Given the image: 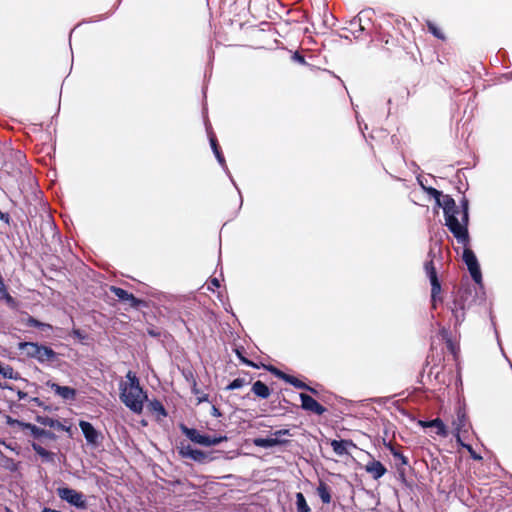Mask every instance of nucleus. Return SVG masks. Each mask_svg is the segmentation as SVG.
Returning a JSON list of instances; mask_svg holds the SVG:
<instances>
[{
    "instance_id": "1",
    "label": "nucleus",
    "mask_w": 512,
    "mask_h": 512,
    "mask_svg": "<svg viewBox=\"0 0 512 512\" xmlns=\"http://www.w3.org/2000/svg\"><path fill=\"white\" fill-rule=\"evenodd\" d=\"M443 205L445 226L459 244L467 246L470 244L468 198L463 196L459 200V206H457L455 200L450 195H445Z\"/></svg>"
},
{
    "instance_id": "2",
    "label": "nucleus",
    "mask_w": 512,
    "mask_h": 512,
    "mask_svg": "<svg viewBox=\"0 0 512 512\" xmlns=\"http://www.w3.org/2000/svg\"><path fill=\"white\" fill-rule=\"evenodd\" d=\"M479 291V287L463 285L454 293L452 301L447 303V309L454 318V329L465 321L466 310L476 303ZM481 293L484 295L483 290Z\"/></svg>"
},
{
    "instance_id": "3",
    "label": "nucleus",
    "mask_w": 512,
    "mask_h": 512,
    "mask_svg": "<svg viewBox=\"0 0 512 512\" xmlns=\"http://www.w3.org/2000/svg\"><path fill=\"white\" fill-rule=\"evenodd\" d=\"M126 378L127 381L121 382L119 385L120 400L131 411L141 413L143 410V403L147 398V395L140 386L139 379L135 373L128 371Z\"/></svg>"
},
{
    "instance_id": "4",
    "label": "nucleus",
    "mask_w": 512,
    "mask_h": 512,
    "mask_svg": "<svg viewBox=\"0 0 512 512\" xmlns=\"http://www.w3.org/2000/svg\"><path fill=\"white\" fill-rule=\"evenodd\" d=\"M18 348L28 358L36 359L40 363L54 362L57 359V353L52 348L36 342H20Z\"/></svg>"
},
{
    "instance_id": "5",
    "label": "nucleus",
    "mask_w": 512,
    "mask_h": 512,
    "mask_svg": "<svg viewBox=\"0 0 512 512\" xmlns=\"http://www.w3.org/2000/svg\"><path fill=\"white\" fill-rule=\"evenodd\" d=\"M424 272L431 285V307L432 309H436L438 304L443 303V297L441 295V281L438 277V273L432 259L427 260L424 263Z\"/></svg>"
},
{
    "instance_id": "6",
    "label": "nucleus",
    "mask_w": 512,
    "mask_h": 512,
    "mask_svg": "<svg viewBox=\"0 0 512 512\" xmlns=\"http://www.w3.org/2000/svg\"><path fill=\"white\" fill-rule=\"evenodd\" d=\"M468 246L469 244L467 246H464L462 260L467 266L470 276L475 282V284L479 287L480 290H483L484 285L479 261L474 251L470 249Z\"/></svg>"
},
{
    "instance_id": "7",
    "label": "nucleus",
    "mask_w": 512,
    "mask_h": 512,
    "mask_svg": "<svg viewBox=\"0 0 512 512\" xmlns=\"http://www.w3.org/2000/svg\"><path fill=\"white\" fill-rule=\"evenodd\" d=\"M265 368L271 372L274 376H276L277 378L285 381L286 383H289L291 384L292 386H294L295 388L297 389H302V390H307L309 392H311L312 394H317V390L310 387L309 385H307L305 382H303L302 380L298 379L297 377L293 376V375H290V374H287L283 371H281L280 369H278L277 367L273 366V365H269V366H265Z\"/></svg>"
},
{
    "instance_id": "8",
    "label": "nucleus",
    "mask_w": 512,
    "mask_h": 512,
    "mask_svg": "<svg viewBox=\"0 0 512 512\" xmlns=\"http://www.w3.org/2000/svg\"><path fill=\"white\" fill-rule=\"evenodd\" d=\"M57 493L62 500L67 501L69 504L77 508H86V501L81 492L68 487H64L58 488Z\"/></svg>"
},
{
    "instance_id": "9",
    "label": "nucleus",
    "mask_w": 512,
    "mask_h": 512,
    "mask_svg": "<svg viewBox=\"0 0 512 512\" xmlns=\"http://www.w3.org/2000/svg\"><path fill=\"white\" fill-rule=\"evenodd\" d=\"M110 291L114 294L115 297H117L119 301L127 304L130 308L137 309L141 305L145 304L143 300L136 298L132 293H129L123 288L111 286Z\"/></svg>"
},
{
    "instance_id": "10",
    "label": "nucleus",
    "mask_w": 512,
    "mask_h": 512,
    "mask_svg": "<svg viewBox=\"0 0 512 512\" xmlns=\"http://www.w3.org/2000/svg\"><path fill=\"white\" fill-rule=\"evenodd\" d=\"M418 186L426 192L430 198L434 200L435 208H442L443 205V199L445 195L442 193V191L427 185V179L423 177L422 175L418 174Z\"/></svg>"
},
{
    "instance_id": "11",
    "label": "nucleus",
    "mask_w": 512,
    "mask_h": 512,
    "mask_svg": "<svg viewBox=\"0 0 512 512\" xmlns=\"http://www.w3.org/2000/svg\"><path fill=\"white\" fill-rule=\"evenodd\" d=\"M397 29L401 34L403 41L401 45L403 48H407V44L414 43L416 40L415 32L412 28V24L406 22L405 19L397 20Z\"/></svg>"
},
{
    "instance_id": "12",
    "label": "nucleus",
    "mask_w": 512,
    "mask_h": 512,
    "mask_svg": "<svg viewBox=\"0 0 512 512\" xmlns=\"http://www.w3.org/2000/svg\"><path fill=\"white\" fill-rule=\"evenodd\" d=\"M301 399V407L302 409L309 411L311 413H314L316 415H323L327 409L321 405L319 402H317L313 397H311L308 394L301 393L300 394Z\"/></svg>"
},
{
    "instance_id": "13",
    "label": "nucleus",
    "mask_w": 512,
    "mask_h": 512,
    "mask_svg": "<svg viewBox=\"0 0 512 512\" xmlns=\"http://www.w3.org/2000/svg\"><path fill=\"white\" fill-rule=\"evenodd\" d=\"M418 426H421L422 428H430L438 436L446 437L448 435L447 428L440 418L428 421L418 419Z\"/></svg>"
},
{
    "instance_id": "14",
    "label": "nucleus",
    "mask_w": 512,
    "mask_h": 512,
    "mask_svg": "<svg viewBox=\"0 0 512 512\" xmlns=\"http://www.w3.org/2000/svg\"><path fill=\"white\" fill-rule=\"evenodd\" d=\"M79 427L89 444L97 445L99 444L100 433L93 427L90 422L80 421Z\"/></svg>"
},
{
    "instance_id": "15",
    "label": "nucleus",
    "mask_w": 512,
    "mask_h": 512,
    "mask_svg": "<svg viewBox=\"0 0 512 512\" xmlns=\"http://www.w3.org/2000/svg\"><path fill=\"white\" fill-rule=\"evenodd\" d=\"M394 458L399 461L398 464V475L401 481L408 487L412 488V480H409L406 474V467L408 465V459L402 453L393 451Z\"/></svg>"
},
{
    "instance_id": "16",
    "label": "nucleus",
    "mask_w": 512,
    "mask_h": 512,
    "mask_svg": "<svg viewBox=\"0 0 512 512\" xmlns=\"http://www.w3.org/2000/svg\"><path fill=\"white\" fill-rule=\"evenodd\" d=\"M47 385L64 400H75L77 391L69 386H61L57 383L48 382Z\"/></svg>"
},
{
    "instance_id": "17",
    "label": "nucleus",
    "mask_w": 512,
    "mask_h": 512,
    "mask_svg": "<svg viewBox=\"0 0 512 512\" xmlns=\"http://www.w3.org/2000/svg\"><path fill=\"white\" fill-rule=\"evenodd\" d=\"M14 422L17 423L18 425L22 426L24 429H29L31 431V434L35 438L47 437L49 439H54V437H55L54 433H52L51 431L39 428L36 425H33L31 423H24V422H20L18 420H13V423ZM8 423H12L11 418H9Z\"/></svg>"
},
{
    "instance_id": "18",
    "label": "nucleus",
    "mask_w": 512,
    "mask_h": 512,
    "mask_svg": "<svg viewBox=\"0 0 512 512\" xmlns=\"http://www.w3.org/2000/svg\"><path fill=\"white\" fill-rule=\"evenodd\" d=\"M365 470L375 480L381 478L387 472L386 467L380 461L374 459L365 465Z\"/></svg>"
},
{
    "instance_id": "19",
    "label": "nucleus",
    "mask_w": 512,
    "mask_h": 512,
    "mask_svg": "<svg viewBox=\"0 0 512 512\" xmlns=\"http://www.w3.org/2000/svg\"><path fill=\"white\" fill-rule=\"evenodd\" d=\"M180 429H181L182 433L187 438H189L192 442L203 445V446L205 445V440H206L207 435H202L198 432V430H196L194 428H189V427L185 426L184 424H182L180 426Z\"/></svg>"
},
{
    "instance_id": "20",
    "label": "nucleus",
    "mask_w": 512,
    "mask_h": 512,
    "mask_svg": "<svg viewBox=\"0 0 512 512\" xmlns=\"http://www.w3.org/2000/svg\"><path fill=\"white\" fill-rule=\"evenodd\" d=\"M344 29L350 32L357 39L360 37V34L367 29V27L362 24V17L356 16L349 22L348 27Z\"/></svg>"
},
{
    "instance_id": "21",
    "label": "nucleus",
    "mask_w": 512,
    "mask_h": 512,
    "mask_svg": "<svg viewBox=\"0 0 512 512\" xmlns=\"http://www.w3.org/2000/svg\"><path fill=\"white\" fill-rule=\"evenodd\" d=\"M288 442V440L279 438H255L253 440V444L261 448H270L277 445H285Z\"/></svg>"
},
{
    "instance_id": "22",
    "label": "nucleus",
    "mask_w": 512,
    "mask_h": 512,
    "mask_svg": "<svg viewBox=\"0 0 512 512\" xmlns=\"http://www.w3.org/2000/svg\"><path fill=\"white\" fill-rule=\"evenodd\" d=\"M316 491L323 504L327 505L331 503V488L327 485L326 482L320 480Z\"/></svg>"
},
{
    "instance_id": "23",
    "label": "nucleus",
    "mask_w": 512,
    "mask_h": 512,
    "mask_svg": "<svg viewBox=\"0 0 512 512\" xmlns=\"http://www.w3.org/2000/svg\"><path fill=\"white\" fill-rule=\"evenodd\" d=\"M467 424V414L464 408L459 407L457 410V417L453 421L455 432L466 431L465 427Z\"/></svg>"
},
{
    "instance_id": "24",
    "label": "nucleus",
    "mask_w": 512,
    "mask_h": 512,
    "mask_svg": "<svg viewBox=\"0 0 512 512\" xmlns=\"http://www.w3.org/2000/svg\"><path fill=\"white\" fill-rule=\"evenodd\" d=\"M148 410L157 416L158 419L164 418L167 416V411L164 405L157 399H154L149 402Z\"/></svg>"
},
{
    "instance_id": "25",
    "label": "nucleus",
    "mask_w": 512,
    "mask_h": 512,
    "mask_svg": "<svg viewBox=\"0 0 512 512\" xmlns=\"http://www.w3.org/2000/svg\"><path fill=\"white\" fill-rule=\"evenodd\" d=\"M209 141L213 153L215 154V157L217 158L218 162L223 166L225 164V158L218 144V140L213 132L209 133Z\"/></svg>"
},
{
    "instance_id": "26",
    "label": "nucleus",
    "mask_w": 512,
    "mask_h": 512,
    "mask_svg": "<svg viewBox=\"0 0 512 512\" xmlns=\"http://www.w3.org/2000/svg\"><path fill=\"white\" fill-rule=\"evenodd\" d=\"M252 392L262 398L267 399L270 396V389L269 387L262 381L258 380L252 385Z\"/></svg>"
},
{
    "instance_id": "27",
    "label": "nucleus",
    "mask_w": 512,
    "mask_h": 512,
    "mask_svg": "<svg viewBox=\"0 0 512 512\" xmlns=\"http://www.w3.org/2000/svg\"><path fill=\"white\" fill-rule=\"evenodd\" d=\"M443 339L445 340L446 347L448 351L456 357L457 354L460 351L459 345L456 344L450 337L449 333L447 331L442 332Z\"/></svg>"
},
{
    "instance_id": "28",
    "label": "nucleus",
    "mask_w": 512,
    "mask_h": 512,
    "mask_svg": "<svg viewBox=\"0 0 512 512\" xmlns=\"http://www.w3.org/2000/svg\"><path fill=\"white\" fill-rule=\"evenodd\" d=\"M330 445L337 456H344L349 454V451L347 450L343 440H332Z\"/></svg>"
},
{
    "instance_id": "29",
    "label": "nucleus",
    "mask_w": 512,
    "mask_h": 512,
    "mask_svg": "<svg viewBox=\"0 0 512 512\" xmlns=\"http://www.w3.org/2000/svg\"><path fill=\"white\" fill-rule=\"evenodd\" d=\"M32 448L33 450L39 455L41 456L44 460L46 461H53L54 460V453L46 450L45 448H43L41 445L33 442L32 443Z\"/></svg>"
},
{
    "instance_id": "30",
    "label": "nucleus",
    "mask_w": 512,
    "mask_h": 512,
    "mask_svg": "<svg viewBox=\"0 0 512 512\" xmlns=\"http://www.w3.org/2000/svg\"><path fill=\"white\" fill-rule=\"evenodd\" d=\"M296 508L297 512H311V509L301 492L296 493Z\"/></svg>"
},
{
    "instance_id": "31",
    "label": "nucleus",
    "mask_w": 512,
    "mask_h": 512,
    "mask_svg": "<svg viewBox=\"0 0 512 512\" xmlns=\"http://www.w3.org/2000/svg\"><path fill=\"white\" fill-rule=\"evenodd\" d=\"M0 375L7 379H18L19 374L14 371L13 367L10 365H2L0 363Z\"/></svg>"
},
{
    "instance_id": "32",
    "label": "nucleus",
    "mask_w": 512,
    "mask_h": 512,
    "mask_svg": "<svg viewBox=\"0 0 512 512\" xmlns=\"http://www.w3.org/2000/svg\"><path fill=\"white\" fill-rule=\"evenodd\" d=\"M191 454H192V457L190 459H192L196 462H199V463H206V462L212 460V458L209 457V455L206 452L198 450V449H195L193 452H191Z\"/></svg>"
},
{
    "instance_id": "33",
    "label": "nucleus",
    "mask_w": 512,
    "mask_h": 512,
    "mask_svg": "<svg viewBox=\"0 0 512 512\" xmlns=\"http://www.w3.org/2000/svg\"><path fill=\"white\" fill-rule=\"evenodd\" d=\"M428 31L437 39L444 40L445 35L442 30L432 21H427Z\"/></svg>"
},
{
    "instance_id": "34",
    "label": "nucleus",
    "mask_w": 512,
    "mask_h": 512,
    "mask_svg": "<svg viewBox=\"0 0 512 512\" xmlns=\"http://www.w3.org/2000/svg\"><path fill=\"white\" fill-rule=\"evenodd\" d=\"M37 421L44 425V426H49L51 428H54V427H62V425L57 421V420H54L50 417H37Z\"/></svg>"
},
{
    "instance_id": "35",
    "label": "nucleus",
    "mask_w": 512,
    "mask_h": 512,
    "mask_svg": "<svg viewBox=\"0 0 512 512\" xmlns=\"http://www.w3.org/2000/svg\"><path fill=\"white\" fill-rule=\"evenodd\" d=\"M226 440H227L226 436H218V437H216V436H209V435H207L204 446L218 445L221 442L226 441Z\"/></svg>"
},
{
    "instance_id": "36",
    "label": "nucleus",
    "mask_w": 512,
    "mask_h": 512,
    "mask_svg": "<svg viewBox=\"0 0 512 512\" xmlns=\"http://www.w3.org/2000/svg\"><path fill=\"white\" fill-rule=\"evenodd\" d=\"M246 384H248V382L244 378H236L226 387V389L235 390L245 386Z\"/></svg>"
},
{
    "instance_id": "37",
    "label": "nucleus",
    "mask_w": 512,
    "mask_h": 512,
    "mask_svg": "<svg viewBox=\"0 0 512 512\" xmlns=\"http://www.w3.org/2000/svg\"><path fill=\"white\" fill-rule=\"evenodd\" d=\"M192 392L195 395H198V397H197L198 404L202 403V402L208 401V394L200 392V390L197 388L196 382H194V385H193V388H192Z\"/></svg>"
},
{
    "instance_id": "38",
    "label": "nucleus",
    "mask_w": 512,
    "mask_h": 512,
    "mask_svg": "<svg viewBox=\"0 0 512 512\" xmlns=\"http://www.w3.org/2000/svg\"><path fill=\"white\" fill-rule=\"evenodd\" d=\"M26 324L30 327H36V328L50 327V325L44 324L32 316H29L27 318Z\"/></svg>"
},
{
    "instance_id": "39",
    "label": "nucleus",
    "mask_w": 512,
    "mask_h": 512,
    "mask_svg": "<svg viewBox=\"0 0 512 512\" xmlns=\"http://www.w3.org/2000/svg\"><path fill=\"white\" fill-rule=\"evenodd\" d=\"M195 449H193L190 445L183 446L179 449V454L184 458H191L192 454Z\"/></svg>"
},
{
    "instance_id": "40",
    "label": "nucleus",
    "mask_w": 512,
    "mask_h": 512,
    "mask_svg": "<svg viewBox=\"0 0 512 512\" xmlns=\"http://www.w3.org/2000/svg\"><path fill=\"white\" fill-rule=\"evenodd\" d=\"M235 352L243 364H246L251 367H257L256 364H254L252 361L248 360L246 357L243 356L242 351L239 348L235 349Z\"/></svg>"
},
{
    "instance_id": "41",
    "label": "nucleus",
    "mask_w": 512,
    "mask_h": 512,
    "mask_svg": "<svg viewBox=\"0 0 512 512\" xmlns=\"http://www.w3.org/2000/svg\"><path fill=\"white\" fill-rule=\"evenodd\" d=\"M462 447L469 452L472 459H474V460L482 459V457L475 452V450L473 449V447L470 444H462Z\"/></svg>"
},
{
    "instance_id": "42",
    "label": "nucleus",
    "mask_w": 512,
    "mask_h": 512,
    "mask_svg": "<svg viewBox=\"0 0 512 512\" xmlns=\"http://www.w3.org/2000/svg\"><path fill=\"white\" fill-rule=\"evenodd\" d=\"M72 336H74L75 338L79 339V340H85L87 338V334L83 331H81L80 329H73L72 332H71Z\"/></svg>"
},
{
    "instance_id": "43",
    "label": "nucleus",
    "mask_w": 512,
    "mask_h": 512,
    "mask_svg": "<svg viewBox=\"0 0 512 512\" xmlns=\"http://www.w3.org/2000/svg\"><path fill=\"white\" fill-rule=\"evenodd\" d=\"M275 438L281 439L282 436H291L290 430L288 429H281L274 432Z\"/></svg>"
},
{
    "instance_id": "44",
    "label": "nucleus",
    "mask_w": 512,
    "mask_h": 512,
    "mask_svg": "<svg viewBox=\"0 0 512 512\" xmlns=\"http://www.w3.org/2000/svg\"><path fill=\"white\" fill-rule=\"evenodd\" d=\"M220 286L219 280L217 278H212L208 283V289L214 290V288H218Z\"/></svg>"
},
{
    "instance_id": "45",
    "label": "nucleus",
    "mask_w": 512,
    "mask_h": 512,
    "mask_svg": "<svg viewBox=\"0 0 512 512\" xmlns=\"http://www.w3.org/2000/svg\"><path fill=\"white\" fill-rule=\"evenodd\" d=\"M0 220H2L3 222H5L6 224H9L10 223V216L8 213H3L1 210H0Z\"/></svg>"
},
{
    "instance_id": "46",
    "label": "nucleus",
    "mask_w": 512,
    "mask_h": 512,
    "mask_svg": "<svg viewBox=\"0 0 512 512\" xmlns=\"http://www.w3.org/2000/svg\"><path fill=\"white\" fill-rule=\"evenodd\" d=\"M342 440H343L347 450L349 448H356L357 447L356 444L351 439H342Z\"/></svg>"
},
{
    "instance_id": "47",
    "label": "nucleus",
    "mask_w": 512,
    "mask_h": 512,
    "mask_svg": "<svg viewBox=\"0 0 512 512\" xmlns=\"http://www.w3.org/2000/svg\"><path fill=\"white\" fill-rule=\"evenodd\" d=\"M294 59H296L298 62L305 64V58L304 56L300 55L299 53L294 54Z\"/></svg>"
},
{
    "instance_id": "48",
    "label": "nucleus",
    "mask_w": 512,
    "mask_h": 512,
    "mask_svg": "<svg viewBox=\"0 0 512 512\" xmlns=\"http://www.w3.org/2000/svg\"><path fill=\"white\" fill-rule=\"evenodd\" d=\"M211 414L214 416V417H220L222 414L220 412V410L216 407V406H213L212 407V412Z\"/></svg>"
},
{
    "instance_id": "49",
    "label": "nucleus",
    "mask_w": 512,
    "mask_h": 512,
    "mask_svg": "<svg viewBox=\"0 0 512 512\" xmlns=\"http://www.w3.org/2000/svg\"><path fill=\"white\" fill-rule=\"evenodd\" d=\"M460 433L461 432H456L455 433V438H456L457 443L462 447V444H466V443L463 442V440L461 439Z\"/></svg>"
},
{
    "instance_id": "50",
    "label": "nucleus",
    "mask_w": 512,
    "mask_h": 512,
    "mask_svg": "<svg viewBox=\"0 0 512 512\" xmlns=\"http://www.w3.org/2000/svg\"><path fill=\"white\" fill-rule=\"evenodd\" d=\"M148 333H149L151 336H153V337H158V336H160V333H159V332L154 331L153 329L148 330Z\"/></svg>"
},
{
    "instance_id": "51",
    "label": "nucleus",
    "mask_w": 512,
    "mask_h": 512,
    "mask_svg": "<svg viewBox=\"0 0 512 512\" xmlns=\"http://www.w3.org/2000/svg\"><path fill=\"white\" fill-rule=\"evenodd\" d=\"M18 396L20 399H23L26 396V393L19 391Z\"/></svg>"
},
{
    "instance_id": "52",
    "label": "nucleus",
    "mask_w": 512,
    "mask_h": 512,
    "mask_svg": "<svg viewBox=\"0 0 512 512\" xmlns=\"http://www.w3.org/2000/svg\"><path fill=\"white\" fill-rule=\"evenodd\" d=\"M495 334H496V336H497V339L499 340V338H498V331H495ZM498 343L500 344V342H499V341H498Z\"/></svg>"
},
{
    "instance_id": "53",
    "label": "nucleus",
    "mask_w": 512,
    "mask_h": 512,
    "mask_svg": "<svg viewBox=\"0 0 512 512\" xmlns=\"http://www.w3.org/2000/svg\"><path fill=\"white\" fill-rule=\"evenodd\" d=\"M7 512H12L10 509L7 508Z\"/></svg>"
},
{
    "instance_id": "54",
    "label": "nucleus",
    "mask_w": 512,
    "mask_h": 512,
    "mask_svg": "<svg viewBox=\"0 0 512 512\" xmlns=\"http://www.w3.org/2000/svg\"><path fill=\"white\" fill-rule=\"evenodd\" d=\"M510 368H511V370H512V363H510Z\"/></svg>"
}]
</instances>
